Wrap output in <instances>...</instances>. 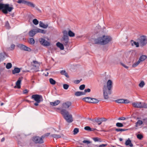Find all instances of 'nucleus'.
Here are the masks:
<instances>
[{"instance_id": "1", "label": "nucleus", "mask_w": 147, "mask_h": 147, "mask_svg": "<svg viewBox=\"0 0 147 147\" xmlns=\"http://www.w3.org/2000/svg\"><path fill=\"white\" fill-rule=\"evenodd\" d=\"M112 40L111 38L109 36L103 35L94 40L95 44H100L101 45H106Z\"/></svg>"}, {"instance_id": "2", "label": "nucleus", "mask_w": 147, "mask_h": 147, "mask_svg": "<svg viewBox=\"0 0 147 147\" xmlns=\"http://www.w3.org/2000/svg\"><path fill=\"white\" fill-rule=\"evenodd\" d=\"M61 113L64 119L68 123H71L73 121L72 115L65 109L61 110Z\"/></svg>"}, {"instance_id": "3", "label": "nucleus", "mask_w": 147, "mask_h": 147, "mask_svg": "<svg viewBox=\"0 0 147 147\" xmlns=\"http://www.w3.org/2000/svg\"><path fill=\"white\" fill-rule=\"evenodd\" d=\"M13 9V7H9V4H4L0 3V10L2 9V12L5 14L8 12H11Z\"/></svg>"}, {"instance_id": "4", "label": "nucleus", "mask_w": 147, "mask_h": 147, "mask_svg": "<svg viewBox=\"0 0 147 147\" xmlns=\"http://www.w3.org/2000/svg\"><path fill=\"white\" fill-rule=\"evenodd\" d=\"M137 41L141 46L143 47L147 44V37L145 36H142L137 39Z\"/></svg>"}, {"instance_id": "5", "label": "nucleus", "mask_w": 147, "mask_h": 147, "mask_svg": "<svg viewBox=\"0 0 147 147\" xmlns=\"http://www.w3.org/2000/svg\"><path fill=\"white\" fill-rule=\"evenodd\" d=\"M147 58V56L146 55H142L139 57L138 60L133 64L132 67H136L140 62L144 61Z\"/></svg>"}, {"instance_id": "6", "label": "nucleus", "mask_w": 147, "mask_h": 147, "mask_svg": "<svg viewBox=\"0 0 147 147\" xmlns=\"http://www.w3.org/2000/svg\"><path fill=\"white\" fill-rule=\"evenodd\" d=\"M31 98L38 103H40L43 100V98L41 95L38 94H34L32 96Z\"/></svg>"}, {"instance_id": "7", "label": "nucleus", "mask_w": 147, "mask_h": 147, "mask_svg": "<svg viewBox=\"0 0 147 147\" xmlns=\"http://www.w3.org/2000/svg\"><path fill=\"white\" fill-rule=\"evenodd\" d=\"M32 140L36 144H42L44 142L43 138L42 137V136H41V137H40L37 136L34 137L33 138Z\"/></svg>"}, {"instance_id": "8", "label": "nucleus", "mask_w": 147, "mask_h": 147, "mask_svg": "<svg viewBox=\"0 0 147 147\" xmlns=\"http://www.w3.org/2000/svg\"><path fill=\"white\" fill-rule=\"evenodd\" d=\"M17 47L20 48L21 50L27 51L28 52H30L32 50L31 49L22 44H18Z\"/></svg>"}, {"instance_id": "9", "label": "nucleus", "mask_w": 147, "mask_h": 147, "mask_svg": "<svg viewBox=\"0 0 147 147\" xmlns=\"http://www.w3.org/2000/svg\"><path fill=\"white\" fill-rule=\"evenodd\" d=\"M112 82L110 80H109L107 82V86L106 87L107 88V90L109 94H111V90L112 87Z\"/></svg>"}, {"instance_id": "10", "label": "nucleus", "mask_w": 147, "mask_h": 147, "mask_svg": "<svg viewBox=\"0 0 147 147\" xmlns=\"http://www.w3.org/2000/svg\"><path fill=\"white\" fill-rule=\"evenodd\" d=\"M39 40L40 43L42 45L45 46H49L50 45V43L47 40L43 38H41L39 39Z\"/></svg>"}, {"instance_id": "11", "label": "nucleus", "mask_w": 147, "mask_h": 147, "mask_svg": "<svg viewBox=\"0 0 147 147\" xmlns=\"http://www.w3.org/2000/svg\"><path fill=\"white\" fill-rule=\"evenodd\" d=\"M103 94L104 98L105 99H108L109 98L108 92V90L106 88V86L105 85L103 88Z\"/></svg>"}, {"instance_id": "12", "label": "nucleus", "mask_w": 147, "mask_h": 147, "mask_svg": "<svg viewBox=\"0 0 147 147\" xmlns=\"http://www.w3.org/2000/svg\"><path fill=\"white\" fill-rule=\"evenodd\" d=\"M68 41V37H63L61 40V42L63 43L65 46H67V45Z\"/></svg>"}, {"instance_id": "13", "label": "nucleus", "mask_w": 147, "mask_h": 147, "mask_svg": "<svg viewBox=\"0 0 147 147\" xmlns=\"http://www.w3.org/2000/svg\"><path fill=\"white\" fill-rule=\"evenodd\" d=\"M142 102H133L132 103V106L135 108H142Z\"/></svg>"}, {"instance_id": "14", "label": "nucleus", "mask_w": 147, "mask_h": 147, "mask_svg": "<svg viewBox=\"0 0 147 147\" xmlns=\"http://www.w3.org/2000/svg\"><path fill=\"white\" fill-rule=\"evenodd\" d=\"M71 105V103L69 101H67L63 103L62 107L65 109L68 108Z\"/></svg>"}, {"instance_id": "15", "label": "nucleus", "mask_w": 147, "mask_h": 147, "mask_svg": "<svg viewBox=\"0 0 147 147\" xmlns=\"http://www.w3.org/2000/svg\"><path fill=\"white\" fill-rule=\"evenodd\" d=\"M22 78L20 77L19 78L18 80L16 83V86L14 87V88H16L17 87L18 88H21L20 84L21 83V82L22 81Z\"/></svg>"}, {"instance_id": "16", "label": "nucleus", "mask_w": 147, "mask_h": 147, "mask_svg": "<svg viewBox=\"0 0 147 147\" xmlns=\"http://www.w3.org/2000/svg\"><path fill=\"white\" fill-rule=\"evenodd\" d=\"M36 29H34L30 31L29 33V35L31 37L33 36L36 33H37Z\"/></svg>"}, {"instance_id": "17", "label": "nucleus", "mask_w": 147, "mask_h": 147, "mask_svg": "<svg viewBox=\"0 0 147 147\" xmlns=\"http://www.w3.org/2000/svg\"><path fill=\"white\" fill-rule=\"evenodd\" d=\"M60 102V101L59 100L55 101L54 102H50V105L53 106H55L57 105Z\"/></svg>"}, {"instance_id": "18", "label": "nucleus", "mask_w": 147, "mask_h": 147, "mask_svg": "<svg viewBox=\"0 0 147 147\" xmlns=\"http://www.w3.org/2000/svg\"><path fill=\"white\" fill-rule=\"evenodd\" d=\"M101 119L100 118H98L97 119H92V121L94 123L96 122L98 123V125H100L102 123Z\"/></svg>"}, {"instance_id": "19", "label": "nucleus", "mask_w": 147, "mask_h": 147, "mask_svg": "<svg viewBox=\"0 0 147 147\" xmlns=\"http://www.w3.org/2000/svg\"><path fill=\"white\" fill-rule=\"evenodd\" d=\"M39 26L40 27H42L44 28H47L48 25L47 24H45L42 22L40 21L39 22Z\"/></svg>"}, {"instance_id": "20", "label": "nucleus", "mask_w": 147, "mask_h": 147, "mask_svg": "<svg viewBox=\"0 0 147 147\" xmlns=\"http://www.w3.org/2000/svg\"><path fill=\"white\" fill-rule=\"evenodd\" d=\"M56 45L61 50H63L64 49V47L63 44L59 42H57L56 43Z\"/></svg>"}, {"instance_id": "21", "label": "nucleus", "mask_w": 147, "mask_h": 147, "mask_svg": "<svg viewBox=\"0 0 147 147\" xmlns=\"http://www.w3.org/2000/svg\"><path fill=\"white\" fill-rule=\"evenodd\" d=\"M20 68L17 67H15L13 70L12 71L13 74H15L16 73H18L20 72Z\"/></svg>"}, {"instance_id": "22", "label": "nucleus", "mask_w": 147, "mask_h": 147, "mask_svg": "<svg viewBox=\"0 0 147 147\" xmlns=\"http://www.w3.org/2000/svg\"><path fill=\"white\" fill-rule=\"evenodd\" d=\"M125 144L126 146H129L130 147L133 146V145L132 144L131 140L129 139L126 141Z\"/></svg>"}, {"instance_id": "23", "label": "nucleus", "mask_w": 147, "mask_h": 147, "mask_svg": "<svg viewBox=\"0 0 147 147\" xmlns=\"http://www.w3.org/2000/svg\"><path fill=\"white\" fill-rule=\"evenodd\" d=\"M131 45L132 46H133L134 45L136 46V47H139V42H136L134 41L133 40H131Z\"/></svg>"}, {"instance_id": "24", "label": "nucleus", "mask_w": 147, "mask_h": 147, "mask_svg": "<svg viewBox=\"0 0 147 147\" xmlns=\"http://www.w3.org/2000/svg\"><path fill=\"white\" fill-rule=\"evenodd\" d=\"M99 102V100H98L93 98H91V100L90 103H97Z\"/></svg>"}, {"instance_id": "25", "label": "nucleus", "mask_w": 147, "mask_h": 147, "mask_svg": "<svg viewBox=\"0 0 147 147\" xmlns=\"http://www.w3.org/2000/svg\"><path fill=\"white\" fill-rule=\"evenodd\" d=\"M26 4L28 6L32 7H35V5L32 3L30 2H29L27 1Z\"/></svg>"}, {"instance_id": "26", "label": "nucleus", "mask_w": 147, "mask_h": 147, "mask_svg": "<svg viewBox=\"0 0 147 147\" xmlns=\"http://www.w3.org/2000/svg\"><path fill=\"white\" fill-rule=\"evenodd\" d=\"M75 95L76 96L84 95H85V92H82L78 91L75 93Z\"/></svg>"}, {"instance_id": "27", "label": "nucleus", "mask_w": 147, "mask_h": 147, "mask_svg": "<svg viewBox=\"0 0 147 147\" xmlns=\"http://www.w3.org/2000/svg\"><path fill=\"white\" fill-rule=\"evenodd\" d=\"M91 98L89 97H86L83 99V100L88 102L90 103Z\"/></svg>"}, {"instance_id": "28", "label": "nucleus", "mask_w": 147, "mask_h": 147, "mask_svg": "<svg viewBox=\"0 0 147 147\" xmlns=\"http://www.w3.org/2000/svg\"><path fill=\"white\" fill-rule=\"evenodd\" d=\"M36 30L37 33H40L43 34H45L46 32L45 30L39 28L36 29Z\"/></svg>"}, {"instance_id": "29", "label": "nucleus", "mask_w": 147, "mask_h": 147, "mask_svg": "<svg viewBox=\"0 0 147 147\" xmlns=\"http://www.w3.org/2000/svg\"><path fill=\"white\" fill-rule=\"evenodd\" d=\"M60 73L62 75H64L66 77L69 78V76L65 70H61L60 72Z\"/></svg>"}, {"instance_id": "30", "label": "nucleus", "mask_w": 147, "mask_h": 147, "mask_svg": "<svg viewBox=\"0 0 147 147\" xmlns=\"http://www.w3.org/2000/svg\"><path fill=\"white\" fill-rule=\"evenodd\" d=\"M115 102L117 103H123L124 102V99H121L116 100H115Z\"/></svg>"}, {"instance_id": "31", "label": "nucleus", "mask_w": 147, "mask_h": 147, "mask_svg": "<svg viewBox=\"0 0 147 147\" xmlns=\"http://www.w3.org/2000/svg\"><path fill=\"white\" fill-rule=\"evenodd\" d=\"M143 122L140 120H138L136 123V127H137L138 125H140L142 124Z\"/></svg>"}, {"instance_id": "32", "label": "nucleus", "mask_w": 147, "mask_h": 147, "mask_svg": "<svg viewBox=\"0 0 147 147\" xmlns=\"http://www.w3.org/2000/svg\"><path fill=\"white\" fill-rule=\"evenodd\" d=\"M51 136L54 138H60L61 137V136L60 135L56 134H53L51 135Z\"/></svg>"}, {"instance_id": "33", "label": "nucleus", "mask_w": 147, "mask_h": 147, "mask_svg": "<svg viewBox=\"0 0 147 147\" xmlns=\"http://www.w3.org/2000/svg\"><path fill=\"white\" fill-rule=\"evenodd\" d=\"M69 36L70 37H74L75 36V34L71 30H69L68 32Z\"/></svg>"}, {"instance_id": "34", "label": "nucleus", "mask_w": 147, "mask_h": 147, "mask_svg": "<svg viewBox=\"0 0 147 147\" xmlns=\"http://www.w3.org/2000/svg\"><path fill=\"white\" fill-rule=\"evenodd\" d=\"M128 130V129H115V130L117 132L118 131H125Z\"/></svg>"}, {"instance_id": "35", "label": "nucleus", "mask_w": 147, "mask_h": 147, "mask_svg": "<svg viewBox=\"0 0 147 147\" xmlns=\"http://www.w3.org/2000/svg\"><path fill=\"white\" fill-rule=\"evenodd\" d=\"M27 1L25 0H19L18 1L17 3H23L24 4H26Z\"/></svg>"}, {"instance_id": "36", "label": "nucleus", "mask_w": 147, "mask_h": 147, "mask_svg": "<svg viewBox=\"0 0 147 147\" xmlns=\"http://www.w3.org/2000/svg\"><path fill=\"white\" fill-rule=\"evenodd\" d=\"M49 82L50 83L53 85H55L56 83V81L52 78L49 79Z\"/></svg>"}, {"instance_id": "37", "label": "nucleus", "mask_w": 147, "mask_h": 147, "mask_svg": "<svg viewBox=\"0 0 147 147\" xmlns=\"http://www.w3.org/2000/svg\"><path fill=\"white\" fill-rule=\"evenodd\" d=\"M12 67V64L10 63H7L6 67L7 69H9Z\"/></svg>"}, {"instance_id": "38", "label": "nucleus", "mask_w": 147, "mask_h": 147, "mask_svg": "<svg viewBox=\"0 0 147 147\" xmlns=\"http://www.w3.org/2000/svg\"><path fill=\"white\" fill-rule=\"evenodd\" d=\"M63 37H68V32L67 30H64L63 32Z\"/></svg>"}, {"instance_id": "39", "label": "nucleus", "mask_w": 147, "mask_h": 147, "mask_svg": "<svg viewBox=\"0 0 147 147\" xmlns=\"http://www.w3.org/2000/svg\"><path fill=\"white\" fill-rule=\"evenodd\" d=\"M145 83L144 81H142L139 84V86L141 88H142L145 85Z\"/></svg>"}, {"instance_id": "40", "label": "nucleus", "mask_w": 147, "mask_h": 147, "mask_svg": "<svg viewBox=\"0 0 147 147\" xmlns=\"http://www.w3.org/2000/svg\"><path fill=\"white\" fill-rule=\"evenodd\" d=\"M4 57V54L3 53H0V61H2L3 60Z\"/></svg>"}, {"instance_id": "41", "label": "nucleus", "mask_w": 147, "mask_h": 147, "mask_svg": "<svg viewBox=\"0 0 147 147\" xmlns=\"http://www.w3.org/2000/svg\"><path fill=\"white\" fill-rule=\"evenodd\" d=\"M32 22L35 25H37L39 23L38 21L36 19H34L33 20Z\"/></svg>"}, {"instance_id": "42", "label": "nucleus", "mask_w": 147, "mask_h": 147, "mask_svg": "<svg viewBox=\"0 0 147 147\" xmlns=\"http://www.w3.org/2000/svg\"><path fill=\"white\" fill-rule=\"evenodd\" d=\"M116 126L117 127H121L123 126L122 123H117L116 124Z\"/></svg>"}, {"instance_id": "43", "label": "nucleus", "mask_w": 147, "mask_h": 147, "mask_svg": "<svg viewBox=\"0 0 147 147\" xmlns=\"http://www.w3.org/2000/svg\"><path fill=\"white\" fill-rule=\"evenodd\" d=\"M74 134H76L79 132V129L78 128H75L74 130Z\"/></svg>"}, {"instance_id": "44", "label": "nucleus", "mask_w": 147, "mask_h": 147, "mask_svg": "<svg viewBox=\"0 0 147 147\" xmlns=\"http://www.w3.org/2000/svg\"><path fill=\"white\" fill-rule=\"evenodd\" d=\"M35 42V41L34 39L33 38H30V39L29 43L31 44H34Z\"/></svg>"}, {"instance_id": "45", "label": "nucleus", "mask_w": 147, "mask_h": 147, "mask_svg": "<svg viewBox=\"0 0 147 147\" xmlns=\"http://www.w3.org/2000/svg\"><path fill=\"white\" fill-rule=\"evenodd\" d=\"M142 108H147V104L143 102L142 104Z\"/></svg>"}, {"instance_id": "46", "label": "nucleus", "mask_w": 147, "mask_h": 147, "mask_svg": "<svg viewBox=\"0 0 147 147\" xmlns=\"http://www.w3.org/2000/svg\"><path fill=\"white\" fill-rule=\"evenodd\" d=\"M69 87V85L67 84H64L63 85V87L64 89L67 90Z\"/></svg>"}, {"instance_id": "47", "label": "nucleus", "mask_w": 147, "mask_h": 147, "mask_svg": "<svg viewBox=\"0 0 147 147\" xmlns=\"http://www.w3.org/2000/svg\"><path fill=\"white\" fill-rule=\"evenodd\" d=\"M85 88V85L84 84H82L79 87V89L80 90H84Z\"/></svg>"}, {"instance_id": "48", "label": "nucleus", "mask_w": 147, "mask_h": 147, "mask_svg": "<svg viewBox=\"0 0 147 147\" xmlns=\"http://www.w3.org/2000/svg\"><path fill=\"white\" fill-rule=\"evenodd\" d=\"M91 128L89 126H86L84 127V129L89 131H90Z\"/></svg>"}, {"instance_id": "49", "label": "nucleus", "mask_w": 147, "mask_h": 147, "mask_svg": "<svg viewBox=\"0 0 147 147\" xmlns=\"http://www.w3.org/2000/svg\"><path fill=\"white\" fill-rule=\"evenodd\" d=\"M138 138L140 140H141L143 138V136L141 134H138L137 136Z\"/></svg>"}, {"instance_id": "50", "label": "nucleus", "mask_w": 147, "mask_h": 147, "mask_svg": "<svg viewBox=\"0 0 147 147\" xmlns=\"http://www.w3.org/2000/svg\"><path fill=\"white\" fill-rule=\"evenodd\" d=\"M93 140L95 142L100 141L101 142V139L98 138H93Z\"/></svg>"}, {"instance_id": "51", "label": "nucleus", "mask_w": 147, "mask_h": 147, "mask_svg": "<svg viewBox=\"0 0 147 147\" xmlns=\"http://www.w3.org/2000/svg\"><path fill=\"white\" fill-rule=\"evenodd\" d=\"M50 134V133H47L45 134V135L42 136V137L43 138V139L45 137L49 136Z\"/></svg>"}, {"instance_id": "52", "label": "nucleus", "mask_w": 147, "mask_h": 147, "mask_svg": "<svg viewBox=\"0 0 147 147\" xmlns=\"http://www.w3.org/2000/svg\"><path fill=\"white\" fill-rule=\"evenodd\" d=\"M82 80L81 79L80 80H75L74 82V83L76 84H78L80 83V82Z\"/></svg>"}, {"instance_id": "53", "label": "nucleus", "mask_w": 147, "mask_h": 147, "mask_svg": "<svg viewBox=\"0 0 147 147\" xmlns=\"http://www.w3.org/2000/svg\"><path fill=\"white\" fill-rule=\"evenodd\" d=\"M83 142L84 143H86L88 144L91 143V142L88 140H84L83 141Z\"/></svg>"}, {"instance_id": "54", "label": "nucleus", "mask_w": 147, "mask_h": 147, "mask_svg": "<svg viewBox=\"0 0 147 147\" xmlns=\"http://www.w3.org/2000/svg\"><path fill=\"white\" fill-rule=\"evenodd\" d=\"M90 92V90L89 88H88L87 89H85L84 90V92H85V94L87 92Z\"/></svg>"}, {"instance_id": "55", "label": "nucleus", "mask_w": 147, "mask_h": 147, "mask_svg": "<svg viewBox=\"0 0 147 147\" xmlns=\"http://www.w3.org/2000/svg\"><path fill=\"white\" fill-rule=\"evenodd\" d=\"M107 145V144H102L100 145L99 146H97V145H96V146H97L99 147H104L106 146Z\"/></svg>"}, {"instance_id": "56", "label": "nucleus", "mask_w": 147, "mask_h": 147, "mask_svg": "<svg viewBox=\"0 0 147 147\" xmlns=\"http://www.w3.org/2000/svg\"><path fill=\"white\" fill-rule=\"evenodd\" d=\"M5 26L8 28H9V24L8 22H7L5 23Z\"/></svg>"}, {"instance_id": "57", "label": "nucleus", "mask_w": 147, "mask_h": 147, "mask_svg": "<svg viewBox=\"0 0 147 147\" xmlns=\"http://www.w3.org/2000/svg\"><path fill=\"white\" fill-rule=\"evenodd\" d=\"M15 47V45L14 44L11 45V46L10 48H11V50H13L14 49Z\"/></svg>"}, {"instance_id": "58", "label": "nucleus", "mask_w": 147, "mask_h": 147, "mask_svg": "<svg viewBox=\"0 0 147 147\" xmlns=\"http://www.w3.org/2000/svg\"><path fill=\"white\" fill-rule=\"evenodd\" d=\"M124 102L123 103H128L130 102L127 99H124Z\"/></svg>"}, {"instance_id": "59", "label": "nucleus", "mask_w": 147, "mask_h": 147, "mask_svg": "<svg viewBox=\"0 0 147 147\" xmlns=\"http://www.w3.org/2000/svg\"><path fill=\"white\" fill-rule=\"evenodd\" d=\"M121 65L122 66H123L125 68H126V69H128V67L127 66H126V65H125L124 64L122 63H121Z\"/></svg>"}, {"instance_id": "60", "label": "nucleus", "mask_w": 147, "mask_h": 147, "mask_svg": "<svg viewBox=\"0 0 147 147\" xmlns=\"http://www.w3.org/2000/svg\"><path fill=\"white\" fill-rule=\"evenodd\" d=\"M100 119H101V121H105L107 120V119L104 118H100Z\"/></svg>"}, {"instance_id": "61", "label": "nucleus", "mask_w": 147, "mask_h": 147, "mask_svg": "<svg viewBox=\"0 0 147 147\" xmlns=\"http://www.w3.org/2000/svg\"><path fill=\"white\" fill-rule=\"evenodd\" d=\"M125 118L124 117H119L118 119V120H125Z\"/></svg>"}, {"instance_id": "62", "label": "nucleus", "mask_w": 147, "mask_h": 147, "mask_svg": "<svg viewBox=\"0 0 147 147\" xmlns=\"http://www.w3.org/2000/svg\"><path fill=\"white\" fill-rule=\"evenodd\" d=\"M28 92V91L27 90L25 89L23 91V93L24 94H26Z\"/></svg>"}, {"instance_id": "63", "label": "nucleus", "mask_w": 147, "mask_h": 147, "mask_svg": "<svg viewBox=\"0 0 147 147\" xmlns=\"http://www.w3.org/2000/svg\"><path fill=\"white\" fill-rule=\"evenodd\" d=\"M39 103L37 102H36V103H34V105L36 106H37L38 105V103Z\"/></svg>"}, {"instance_id": "64", "label": "nucleus", "mask_w": 147, "mask_h": 147, "mask_svg": "<svg viewBox=\"0 0 147 147\" xmlns=\"http://www.w3.org/2000/svg\"><path fill=\"white\" fill-rule=\"evenodd\" d=\"M96 130V129H94V128H91V129H90V131H94L95 130Z\"/></svg>"}]
</instances>
